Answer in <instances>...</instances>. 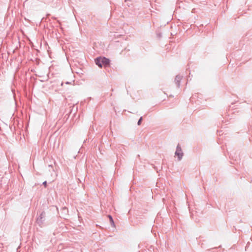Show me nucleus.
I'll return each instance as SVG.
<instances>
[{
	"label": "nucleus",
	"mask_w": 252,
	"mask_h": 252,
	"mask_svg": "<svg viewBox=\"0 0 252 252\" xmlns=\"http://www.w3.org/2000/svg\"><path fill=\"white\" fill-rule=\"evenodd\" d=\"M95 63L99 67L102 66H108L110 64V60L104 57H99L95 59Z\"/></svg>",
	"instance_id": "obj_1"
},
{
	"label": "nucleus",
	"mask_w": 252,
	"mask_h": 252,
	"mask_svg": "<svg viewBox=\"0 0 252 252\" xmlns=\"http://www.w3.org/2000/svg\"><path fill=\"white\" fill-rule=\"evenodd\" d=\"M45 220L46 213L44 211H42L40 214V215L37 218L36 220V222L39 226L42 227L45 222Z\"/></svg>",
	"instance_id": "obj_2"
},
{
	"label": "nucleus",
	"mask_w": 252,
	"mask_h": 252,
	"mask_svg": "<svg viewBox=\"0 0 252 252\" xmlns=\"http://www.w3.org/2000/svg\"><path fill=\"white\" fill-rule=\"evenodd\" d=\"M175 155L178 157V160H180L182 158L183 153L179 144L177 146Z\"/></svg>",
	"instance_id": "obj_3"
},
{
	"label": "nucleus",
	"mask_w": 252,
	"mask_h": 252,
	"mask_svg": "<svg viewBox=\"0 0 252 252\" xmlns=\"http://www.w3.org/2000/svg\"><path fill=\"white\" fill-rule=\"evenodd\" d=\"M182 79V76L180 75H176L175 78V83L177 86V87L179 88L180 86V82Z\"/></svg>",
	"instance_id": "obj_4"
},
{
	"label": "nucleus",
	"mask_w": 252,
	"mask_h": 252,
	"mask_svg": "<svg viewBox=\"0 0 252 252\" xmlns=\"http://www.w3.org/2000/svg\"><path fill=\"white\" fill-rule=\"evenodd\" d=\"M108 218L109 219L111 224L112 226H115L114 221L113 220L112 217L111 215H108Z\"/></svg>",
	"instance_id": "obj_5"
},
{
	"label": "nucleus",
	"mask_w": 252,
	"mask_h": 252,
	"mask_svg": "<svg viewBox=\"0 0 252 252\" xmlns=\"http://www.w3.org/2000/svg\"><path fill=\"white\" fill-rule=\"evenodd\" d=\"M142 120H143L142 117H141L137 122V125L138 126H140L141 124Z\"/></svg>",
	"instance_id": "obj_6"
},
{
	"label": "nucleus",
	"mask_w": 252,
	"mask_h": 252,
	"mask_svg": "<svg viewBox=\"0 0 252 252\" xmlns=\"http://www.w3.org/2000/svg\"><path fill=\"white\" fill-rule=\"evenodd\" d=\"M43 185L46 187V186H47V182L46 181H44L43 183Z\"/></svg>",
	"instance_id": "obj_7"
},
{
	"label": "nucleus",
	"mask_w": 252,
	"mask_h": 252,
	"mask_svg": "<svg viewBox=\"0 0 252 252\" xmlns=\"http://www.w3.org/2000/svg\"><path fill=\"white\" fill-rule=\"evenodd\" d=\"M63 210L64 211H67V209L66 207L63 208Z\"/></svg>",
	"instance_id": "obj_8"
},
{
	"label": "nucleus",
	"mask_w": 252,
	"mask_h": 252,
	"mask_svg": "<svg viewBox=\"0 0 252 252\" xmlns=\"http://www.w3.org/2000/svg\"><path fill=\"white\" fill-rule=\"evenodd\" d=\"M66 84H69V83L68 82H66Z\"/></svg>",
	"instance_id": "obj_9"
}]
</instances>
